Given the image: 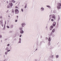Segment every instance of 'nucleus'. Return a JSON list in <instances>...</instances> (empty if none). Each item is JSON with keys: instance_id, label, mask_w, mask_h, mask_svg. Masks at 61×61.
Returning <instances> with one entry per match:
<instances>
[{"instance_id": "obj_35", "label": "nucleus", "mask_w": 61, "mask_h": 61, "mask_svg": "<svg viewBox=\"0 0 61 61\" xmlns=\"http://www.w3.org/2000/svg\"><path fill=\"white\" fill-rule=\"evenodd\" d=\"M7 8H9V6H7Z\"/></svg>"}, {"instance_id": "obj_19", "label": "nucleus", "mask_w": 61, "mask_h": 61, "mask_svg": "<svg viewBox=\"0 0 61 61\" xmlns=\"http://www.w3.org/2000/svg\"><path fill=\"white\" fill-rule=\"evenodd\" d=\"M52 29H53L52 28H51V27H50V30H51Z\"/></svg>"}, {"instance_id": "obj_6", "label": "nucleus", "mask_w": 61, "mask_h": 61, "mask_svg": "<svg viewBox=\"0 0 61 61\" xmlns=\"http://www.w3.org/2000/svg\"><path fill=\"white\" fill-rule=\"evenodd\" d=\"M56 25V23L55 22H54L52 24V25L54 26H55Z\"/></svg>"}, {"instance_id": "obj_16", "label": "nucleus", "mask_w": 61, "mask_h": 61, "mask_svg": "<svg viewBox=\"0 0 61 61\" xmlns=\"http://www.w3.org/2000/svg\"><path fill=\"white\" fill-rule=\"evenodd\" d=\"M7 27L8 28H9V26L8 25L7 26Z\"/></svg>"}, {"instance_id": "obj_36", "label": "nucleus", "mask_w": 61, "mask_h": 61, "mask_svg": "<svg viewBox=\"0 0 61 61\" xmlns=\"http://www.w3.org/2000/svg\"><path fill=\"white\" fill-rule=\"evenodd\" d=\"M21 41H19V43H21Z\"/></svg>"}, {"instance_id": "obj_14", "label": "nucleus", "mask_w": 61, "mask_h": 61, "mask_svg": "<svg viewBox=\"0 0 61 61\" xmlns=\"http://www.w3.org/2000/svg\"><path fill=\"white\" fill-rule=\"evenodd\" d=\"M10 6H12V5H13V4H12V3H10Z\"/></svg>"}, {"instance_id": "obj_20", "label": "nucleus", "mask_w": 61, "mask_h": 61, "mask_svg": "<svg viewBox=\"0 0 61 61\" xmlns=\"http://www.w3.org/2000/svg\"><path fill=\"white\" fill-rule=\"evenodd\" d=\"M53 26H51V28H53Z\"/></svg>"}, {"instance_id": "obj_23", "label": "nucleus", "mask_w": 61, "mask_h": 61, "mask_svg": "<svg viewBox=\"0 0 61 61\" xmlns=\"http://www.w3.org/2000/svg\"><path fill=\"white\" fill-rule=\"evenodd\" d=\"M21 11H22V12H23V9H21Z\"/></svg>"}, {"instance_id": "obj_41", "label": "nucleus", "mask_w": 61, "mask_h": 61, "mask_svg": "<svg viewBox=\"0 0 61 61\" xmlns=\"http://www.w3.org/2000/svg\"><path fill=\"white\" fill-rule=\"evenodd\" d=\"M37 50V49H36V51Z\"/></svg>"}, {"instance_id": "obj_9", "label": "nucleus", "mask_w": 61, "mask_h": 61, "mask_svg": "<svg viewBox=\"0 0 61 61\" xmlns=\"http://www.w3.org/2000/svg\"><path fill=\"white\" fill-rule=\"evenodd\" d=\"M58 20H59L60 19V16H59V15H58Z\"/></svg>"}, {"instance_id": "obj_5", "label": "nucleus", "mask_w": 61, "mask_h": 61, "mask_svg": "<svg viewBox=\"0 0 61 61\" xmlns=\"http://www.w3.org/2000/svg\"><path fill=\"white\" fill-rule=\"evenodd\" d=\"M57 8L58 9H61V7H60V6H57Z\"/></svg>"}, {"instance_id": "obj_21", "label": "nucleus", "mask_w": 61, "mask_h": 61, "mask_svg": "<svg viewBox=\"0 0 61 61\" xmlns=\"http://www.w3.org/2000/svg\"><path fill=\"white\" fill-rule=\"evenodd\" d=\"M7 52H6L5 53V54L6 55H7Z\"/></svg>"}, {"instance_id": "obj_7", "label": "nucleus", "mask_w": 61, "mask_h": 61, "mask_svg": "<svg viewBox=\"0 0 61 61\" xmlns=\"http://www.w3.org/2000/svg\"><path fill=\"white\" fill-rule=\"evenodd\" d=\"M20 34H23V33H24V31L23 30H20Z\"/></svg>"}, {"instance_id": "obj_3", "label": "nucleus", "mask_w": 61, "mask_h": 61, "mask_svg": "<svg viewBox=\"0 0 61 61\" xmlns=\"http://www.w3.org/2000/svg\"><path fill=\"white\" fill-rule=\"evenodd\" d=\"M57 6H60L61 7V4L60 3H58L57 4Z\"/></svg>"}, {"instance_id": "obj_45", "label": "nucleus", "mask_w": 61, "mask_h": 61, "mask_svg": "<svg viewBox=\"0 0 61 61\" xmlns=\"http://www.w3.org/2000/svg\"><path fill=\"white\" fill-rule=\"evenodd\" d=\"M9 17H10V16H9Z\"/></svg>"}, {"instance_id": "obj_29", "label": "nucleus", "mask_w": 61, "mask_h": 61, "mask_svg": "<svg viewBox=\"0 0 61 61\" xmlns=\"http://www.w3.org/2000/svg\"><path fill=\"white\" fill-rule=\"evenodd\" d=\"M2 37V35H0V38H1V37Z\"/></svg>"}, {"instance_id": "obj_28", "label": "nucleus", "mask_w": 61, "mask_h": 61, "mask_svg": "<svg viewBox=\"0 0 61 61\" xmlns=\"http://www.w3.org/2000/svg\"><path fill=\"white\" fill-rule=\"evenodd\" d=\"M19 41H21V39L20 38L19 39Z\"/></svg>"}, {"instance_id": "obj_38", "label": "nucleus", "mask_w": 61, "mask_h": 61, "mask_svg": "<svg viewBox=\"0 0 61 61\" xmlns=\"http://www.w3.org/2000/svg\"><path fill=\"white\" fill-rule=\"evenodd\" d=\"M52 15H50V16H51Z\"/></svg>"}, {"instance_id": "obj_25", "label": "nucleus", "mask_w": 61, "mask_h": 61, "mask_svg": "<svg viewBox=\"0 0 61 61\" xmlns=\"http://www.w3.org/2000/svg\"><path fill=\"white\" fill-rule=\"evenodd\" d=\"M52 21H54V19H51V20Z\"/></svg>"}, {"instance_id": "obj_42", "label": "nucleus", "mask_w": 61, "mask_h": 61, "mask_svg": "<svg viewBox=\"0 0 61 61\" xmlns=\"http://www.w3.org/2000/svg\"><path fill=\"white\" fill-rule=\"evenodd\" d=\"M15 1H14V3H15Z\"/></svg>"}, {"instance_id": "obj_10", "label": "nucleus", "mask_w": 61, "mask_h": 61, "mask_svg": "<svg viewBox=\"0 0 61 61\" xmlns=\"http://www.w3.org/2000/svg\"><path fill=\"white\" fill-rule=\"evenodd\" d=\"M48 40L49 41V42H50L51 40V39H50V38H49L48 39Z\"/></svg>"}, {"instance_id": "obj_39", "label": "nucleus", "mask_w": 61, "mask_h": 61, "mask_svg": "<svg viewBox=\"0 0 61 61\" xmlns=\"http://www.w3.org/2000/svg\"><path fill=\"white\" fill-rule=\"evenodd\" d=\"M21 36H22V35H21L20 36V37H21Z\"/></svg>"}, {"instance_id": "obj_17", "label": "nucleus", "mask_w": 61, "mask_h": 61, "mask_svg": "<svg viewBox=\"0 0 61 61\" xmlns=\"http://www.w3.org/2000/svg\"><path fill=\"white\" fill-rule=\"evenodd\" d=\"M15 8H18V7H17V6H15Z\"/></svg>"}, {"instance_id": "obj_43", "label": "nucleus", "mask_w": 61, "mask_h": 61, "mask_svg": "<svg viewBox=\"0 0 61 61\" xmlns=\"http://www.w3.org/2000/svg\"><path fill=\"white\" fill-rule=\"evenodd\" d=\"M5 24H6V22H5Z\"/></svg>"}, {"instance_id": "obj_33", "label": "nucleus", "mask_w": 61, "mask_h": 61, "mask_svg": "<svg viewBox=\"0 0 61 61\" xmlns=\"http://www.w3.org/2000/svg\"><path fill=\"white\" fill-rule=\"evenodd\" d=\"M1 25H2V26H3V23H2L1 24Z\"/></svg>"}, {"instance_id": "obj_1", "label": "nucleus", "mask_w": 61, "mask_h": 61, "mask_svg": "<svg viewBox=\"0 0 61 61\" xmlns=\"http://www.w3.org/2000/svg\"><path fill=\"white\" fill-rule=\"evenodd\" d=\"M15 14H18L19 13V11L17 9H16L15 11Z\"/></svg>"}, {"instance_id": "obj_31", "label": "nucleus", "mask_w": 61, "mask_h": 61, "mask_svg": "<svg viewBox=\"0 0 61 61\" xmlns=\"http://www.w3.org/2000/svg\"><path fill=\"white\" fill-rule=\"evenodd\" d=\"M26 5H25V8H26Z\"/></svg>"}, {"instance_id": "obj_15", "label": "nucleus", "mask_w": 61, "mask_h": 61, "mask_svg": "<svg viewBox=\"0 0 61 61\" xmlns=\"http://www.w3.org/2000/svg\"><path fill=\"white\" fill-rule=\"evenodd\" d=\"M59 56H58V55H57L56 56V57L57 58H58Z\"/></svg>"}, {"instance_id": "obj_24", "label": "nucleus", "mask_w": 61, "mask_h": 61, "mask_svg": "<svg viewBox=\"0 0 61 61\" xmlns=\"http://www.w3.org/2000/svg\"><path fill=\"white\" fill-rule=\"evenodd\" d=\"M19 29H20V30H22V28H19Z\"/></svg>"}, {"instance_id": "obj_27", "label": "nucleus", "mask_w": 61, "mask_h": 61, "mask_svg": "<svg viewBox=\"0 0 61 61\" xmlns=\"http://www.w3.org/2000/svg\"><path fill=\"white\" fill-rule=\"evenodd\" d=\"M41 9H42V10H44V8H41Z\"/></svg>"}, {"instance_id": "obj_2", "label": "nucleus", "mask_w": 61, "mask_h": 61, "mask_svg": "<svg viewBox=\"0 0 61 61\" xmlns=\"http://www.w3.org/2000/svg\"><path fill=\"white\" fill-rule=\"evenodd\" d=\"M52 18H53L56 19V16H55V15H52Z\"/></svg>"}, {"instance_id": "obj_4", "label": "nucleus", "mask_w": 61, "mask_h": 61, "mask_svg": "<svg viewBox=\"0 0 61 61\" xmlns=\"http://www.w3.org/2000/svg\"><path fill=\"white\" fill-rule=\"evenodd\" d=\"M21 25H22V27H24V25H25V23H22V24H21Z\"/></svg>"}, {"instance_id": "obj_34", "label": "nucleus", "mask_w": 61, "mask_h": 61, "mask_svg": "<svg viewBox=\"0 0 61 61\" xmlns=\"http://www.w3.org/2000/svg\"><path fill=\"white\" fill-rule=\"evenodd\" d=\"M6 3H7V4H8V1H7L6 2Z\"/></svg>"}, {"instance_id": "obj_22", "label": "nucleus", "mask_w": 61, "mask_h": 61, "mask_svg": "<svg viewBox=\"0 0 61 61\" xmlns=\"http://www.w3.org/2000/svg\"><path fill=\"white\" fill-rule=\"evenodd\" d=\"M10 46V44H7V46Z\"/></svg>"}, {"instance_id": "obj_46", "label": "nucleus", "mask_w": 61, "mask_h": 61, "mask_svg": "<svg viewBox=\"0 0 61 61\" xmlns=\"http://www.w3.org/2000/svg\"><path fill=\"white\" fill-rule=\"evenodd\" d=\"M8 12V11H6V12H7H7Z\"/></svg>"}, {"instance_id": "obj_32", "label": "nucleus", "mask_w": 61, "mask_h": 61, "mask_svg": "<svg viewBox=\"0 0 61 61\" xmlns=\"http://www.w3.org/2000/svg\"><path fill=\"white\" fill-rule=\"evenodd\" d=\"M17 20H15V22H17Z\"/></svg>"}, {"instance_id": "obj_11", "label": "nucleus", "mask_w": 61, "mask_h": 61, "mask_svg": "<svg viewBox=\"0 0 61 61\" xmlns=\"http://www.w3.org/2000/svg\"><path fill=\"white\" fill-rule=\"evenodd\" d=\"M46 6L47 7H48L49 8H51V7H50L49 6L47 5Z\"/></svg>"}, {"instance_id": "obj_8", "label": "nucleus", "mask_w": 61, "mask_h": 61, "mask_svg": "<svg viewBox=\"0 0 61 61\" xmlns=\"http://www.w3.org/2000/svg\"><path fill=\"white\" fill-rule=\"evenodd\" d=\"M55 31V29H54L52 30V33H54Z\"/></svg>"}, {"instance_id": "obj_13", "label": "nucleus", "mask_w": 61, "mask_h": 61, "mask_svg": "<svg viewBox=\"0 0 61 61\" xmlns=\"http://www.w3.org/2000/svg\"><path fill=\"white\" fill-rule=\"evenodd\" d=\"M12 13H14V12H15L14 10H12Z\"/></svg>"}, {"instance_id": "obj_40", "label": "nucleus", "mask_w": 61, "mask_h": 61, "mask_svg": "<svg viewBox=\"0 0 61 61\" xmlns=\"http://www.w3.org/2000/svg\"><path fill=\"white\" fill-rule=\"evenodd\" d=\"M50 19H51V18H50L49 19V20H50Z\"/></svg>"}, {"instance_id": "obj_30", "label": "nucleus", "mask_w": 61, "mask_h": 61, "mask_svg": "<svg viewBox=\"0 0 61 61\" xmlns=\"http://www.w3.org/2000/svg\"><path fill=\"white\" fill-rule=\"evenodd\" d=\"M10 51V50L7 51V52H9V51Z\"/></svg>"}, {"instance_id": "obj_18", "label": "nucleus", "mask_w": 61, "mask_h": 61, "mask_svg": "<svg viewBox=\"0 0 61 61\" xmlns=\"http://www.w3.org/2000/svg\"><path fill=\"white\" fill-rule=\"evenodd\" d=\"M11 28H12L13 27V25H12L11 26Z\"/></svg>"}, {"instance_id": "obj_26", "label": "nucleus", "mask_w": 61, "mask_h": 61, "mask_svg": "<svg viewBox=\"0 0 61 61\" xmlns=\"http://www.w3.org/2000/svg\"><path fill=\"white\" fill-rule=\"evenodd\" d=\"M52 34H53V33H52V32H51V35H52Z\"/></svg>"}, {"instance_id": "obj_37", "label": "nucleus", "mask_w": 61, "mask_h": 61, "mask_svg": "<svg viewBox=\"0 0 61 61\" xmlns=\"http://www.w3.org/2000/svg\"><path fill=\"white\" fill-rule=\"evenodd\" d=\"M0 18H2V16H1L0 17Z\"/></svg>"}, {"instance_id": "obj_44", "label": "nucleus", "mask_w": 61, "mask_h": 61, "mask_svg": "<svg viewBox=\"0 0 61 61\" xmlns=\"http://www.w3.org/2000/svg\"><path fill=\"white\" fill-rule=\"evenodd\" d=\"M17 17H18V16H17Z\"/></svg>"}, {"instance_id": "obj_12", "label": "nucleus", "mask_w": 61, "mask_h": 61, "mask_svg": "<svg viewBox=\"0 0 61 61\" xmlns=\"http://www.w3.org/2000/svg\"><path fill=\"white\" fill-rule=\"evenodd\" d=\"M2 24H3V22H2L1 20H0V25H1Z\"/></svg>"}]
</instances>
